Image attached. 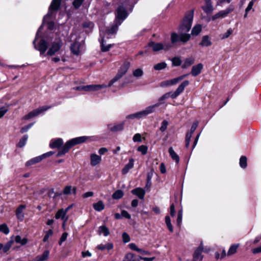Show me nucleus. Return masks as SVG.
Listing matches in <instances>:
<instances>
[{
    "label": "nucleus",
    "instance_id": "f257e3e1",
    "mask_svg": "<svg viewBox=\"0 0 261 261\" xmlns=\"http://www.w3.org/2000/svg\"><path fill=\"white\" fill-rule=\"evenodd\" d=\"M193 19V13L191 12L187 14L184 18L182 21L179 27V34L172 32L171 34V42L174 44L180 42L185 44L191 38V34L188 33L191 28Z\"/></svg>",
    "mask_w": 261,
    "mask_h": 261
},
{
    "label": "nucleus",
    "instance_id": "f03ea898",
    "mask_svg": "<svg viewBox=\"0 0 261 261\" xmlns=\"http://www.w3.org/2000/svg\"><path fill=\"white\" fill-rule=\"evenodd\" d=\"M189 82L187 80L184 81L182 82L177 87L176 90L174 92H168L164 94L159 99V102L160 103V106L163 103L162 101L171 97L172 98L174 99L179 96L184 91L185 88L188 86Z\"/></svg>",
    "mask_w": 261,
    "mask_h": 261
},
{
    "label": "nucleus",
    "instance_id": "7ed1b4c3",
    "mask_svg": "<svg viewBox=\"0 0 261 261\" xmlns=\"http://www.w3.org/2000/svg\"><path fill=\"white\" fill-rule=\"evenodd\" d=\"M130 67V63L128 62H124L120 67L117 74L112 79L109 83L108 87L111 86L113 84L117 82L118 80L121 78L127 71ZM107 85H99V90H100L105 87H107Z\"/></svg>",
    "mask_w": 261,
    "mask_h": 261
},
{
    "label": "nucleus",
    "instance_id": "20e7f679",
    "mask_svg": "<svg viewBox=\"0 0 261 261\" xmlns=\"http://www.w3.org/2000/svg\"><path fill=\"white\" fill-rule=\"evenodd\" d=\"M160 103H156L154 105L148 106L145 110L142 111L127 115L126 117V118L131 119L135 118H141L148 115V114L154 112L155 109L160 106Z\"/></svg>",
    "mask_w": 261,
    "mask_h": 261
},
{
    "label": "nucleus",
    "instance_id": "39448f33",
    "mask_svg": "<svg viewBox=\"0 0 261 261\" xmlns=\"http://www.w3.org/2000/svg\"><path fill=\"white\" fill-rule=\"evenodd\" d=\"M62 40L60 38H56L52 42L47 52L46 55L49 56H53L56 54L58 53L62 46H63Z\"/></svg>",
    "mask_w": 261,
    "mask_h": 261
},
{
    "label": "nucleus",
    "instance_id": "423d86ee",
    "mask_svg": "<svg viewBox=\"0 0 261 261\" xmlns=\"http://www.w3.org/2000/svg\"><path fill=\"white\" fill-rule=\"evenodd\" d=\"M121 24V21H114L113 24L108 27L104 32V36L107 38H112L117 34L118 29Z\"/></svg>",
    "mask_w": 261,
    "mask_h": 261
},
{
    "label": "nucleus",
    "instance_id": "0eeeda50",
    "mask_svg": "<svg viewBox=\"0 0 261 261\" xmlns=\"http://www.w3.org/2000/svg\"><path fill=\"white\" fill-rule=\"evenodd\" d=\"M148 46L151 47L154 51H159L163 49L167 50L172 47L171 44L169 43L162 44L161 43H155L153 41L149 42Z\"/></svg>",
    "mask_w": 261,
    "mask_h": 261
},
{
    "label": "nucleus",
    "instance_id": "6e6552de",
    "mask_svg": "<svg viewBox=\"0 0 261 261\" xmlns=\"http://www.w3.org/2000/svg\"><path fill=\"white\" fill-rule=\"evenodd\" d=\"M41 28H39V30ZM39 31V30H38ZM39 32V31H38ZM38 35V32H37L36 36V38L35 40L33 41V44L34 45L35 48L38 50L40 51V55H43L45 53L47 49V42L44 39H41L40 42L38 43L37 45H36L35 42L37 39V37Z\"/></svg>",
    "mask_w": 261,
    "mask_h": 261
},
{
    "label": "nucleus",
    "instance_id": "1a4fd4ad",
    "mask_svg": "<svg viewBox=\"0 0 261 261\" xmlns=\"http://www.w3.org/2000/svg\"><path fill=\"white\" fill-rule=\"evenodd\" d=\"M210 250V249H205L204 250L203 243L202 242H201L199 246L194 251V253L193 254V258L192 261H201L203 259V255H202V252L203 251H204L207 253Z\"/></svg>",
    "mask_w": 261,
    "mask_h": 261
},
{
    "label": "nucleus",
    "instance_id": "9d476101",
    "mask_svg": "<svg viewBox=\"0 0 261 261\" xmlns=\"http://www.w3.org/2000/svg\"><path fill=\"white\" fill-rule=\"evenodd\" d=\"M51 107V106H43L41 107H39L38 109H36L31 112H30L29 113H28L27 115L24 116L23 118L24 119H29L30 118H32L33 117H34L39 114H41L42 112H44L49 109H50Z\"/></svg>",
    "mask_w": 261,
    "mask_h": 261
},
{
    "label": "nucleus",
    "instance_id": "9b49d317",
    "mask_svg": "<svg viewBox=\"0 0 261 261\" xmlns=\"http://www.w3.org/2000/svg\"><path fill=\"white\" fill-rule=\"evenodd\" d=\"M234 6H229L227 9L224 10L219 11L217 14L212 16L213 20H216L218 18H223L226 17L228 14L230 13L234 10Z\"/></svg>",
    "mask_w": 261,
    "mask_h": 261
},
{
    "label": "nucleus",
    "instance_id": "f8f14e48",
    "mask_svg": "<svg viewBox=\"0 0 261 261\" xmlns=\"http://www.w3.org/2000/svg\"><path fill=\"white\" fill-rule=\"evenodd\" d=\"M84 45L79 42L75 41L71 44L70 49L71 52L76 55H80L83 51Z\"/></svg>",
    "mask_w": 261,
    "mask_h": 261
},
{
    "label": "nucleus",
    "instance_id": "ddd939ff",
    "mask_svg": "<svg viewBox=\"0 0 261 261\" xmlns=\"http://www.w3.org/2000/svg\"><path fill=\"white\" fill-rule=\"evenodd\" d=\"M127 13L122 6H119L117 10V15L115 21H122L126 18Z\"/></svg>",
    "mask_w": 261,
    "mask_h": 261
},
{
    "label": "nucleus",
    "instance_id": "4468645a",
    "mask_svg": "<svg viewBox=\"0 0 261 261\" xmlns=\"http://www.w3.org/2000/svg\"><path fill=\"white\" fill-rule=\"evenodd\" d=\"M74 146L71 140L67 141L65 144L63 146V147L58 151L57 156L59 157L64 155L66 152H67L72 147Z\"/></svg>",
    "mask_w": 261,
    "mask_h": 261
},
{
    "label": "nucleus",
    "instance_id": "2eb2a0df",
    "mask_svg": "<svg viewBox=\"0 0 261 261\" xmlns=\"http://www.w3.org/2000/svg\"><path fill=\"white\" fill-rule=\"evenodd\" d=\"M61 0H53L51 5L49 8L48 13L46 17H49L52 14L53 11H57L59 9L61 5Z\"/></svg>",
    "mask_w": 261,
    "mask_h": 261
},
{
    "label": "nucleus",
    "instance_id": "dca6fc26",
    "mask_svg": "<svg viewBox=\"0 0 261 261\" xmlns=\"http://www.w3.org/2000/svg\"><path fill=\"white\" fill-rule=\"evenodd\" d=\"M75 90L84 91H96L98 89L97 85L79 86L73 88Z\"/></svg>",
    "mask_w": 261,
    "mask_h": 261
},
{
    "label": "nucleus",
    "instance_id": "f3484780",
    "mask_svg": "<svg viewBox=\"0 0 261 261\" xmlns=\"http://www.w3.org/2000/svg\"><path fill=\"white\" fill-rule=\"evenodd\" d=\"M106 37L103 36L100 42V49L102 52H106L109 51L110 48L113 46L111 43H108L106 40Z\"/></svg>",
    "mask_w": 261,
    "mask_h": 261
},
{
    "label": "nucleus",
    "instance_id": "a211bd4d",
    "mask_svg": "<svg viewBox=\"0 0 261 261\" xmlns=\"http://www.w3.org/2000/svg\"><path fill=\"white\" fill-rule=\"evenodd\" d=\"M203 69V65L199 63L196 65H194L192 68L191 74L194 76H196L199 74Z\"/></svg>",
    "mask_w": 261,
    "mask_h": 261
},
{
    "label": "nucleus",
    "instance_id": "6ab92c4d",
    "mask_svg": "<svg viewBox=\"0 0 261 261\" xmlns=\"http://www.w3.org/2000/svg\"><path fill=\"white\" fill-rule=\"evenodd\" d=\"M25 208V205H20L18 208L16 209L15 214L16 215L17 218L20 220H22L24 218V214L23 213V211Z\"/></svg>",
    "mask_w": 261,
    "mask_h": 261
},
{
    "label": "nucleus",
    "instance_id": "aec40b11",
    "mask_svg": "<svg viewBox=\"0 0 261 261\" xmlns=\"http://www.w3.org/2000/svg\"><path fill=\"white\" fill-rule=\"evenodd\" d=\"M205 6L202 7V9L206 13H211L213 11L211 0H204Z\"/></svg>",
    "mask_w": 261,
    "mask_h": 261
},
{
    "label": "nucleus",
    "instance_id": "412c9836",
    "mask_svg": "<svg viewBox=\"0 0 261 261\" xmlns=\"http://www.w3.org/2000/svg\"><path fill=\"white\" fill-rule=\"evenodd\" d=\"M49 251L48 250H45L43 254L36 256L34 258V261H45L48 258Z\"/></svg>",
    "mask_w": 261,
    "mask_h": 261
},
{
    "label": "nucleus",
    "instance_id": "4be33fe9",
    "mask_svg": "<svg viewBox=\"0 0 261 261\" xmlns=\"http://www.w3.org/2000/svg\"><path fill=\"white\" fill-rule=\"evenodd\" d=\"M134 160L133 158H130L129 160L128 163L124 166L122 170V173L123 174H126L130 169L134 167Z\"/></svg>",
    "mask_w": 261,
    "mask_h": 261
},
{
    "label": "nucleus",
    "instance_id": "5701e85b",
    "mask_svg": "<svg viewBox=\"0 0 261 261\" xmlns=\"http://www.w3.org/2000/svg\"><path fill=\"white\" fill-rule=\"evenodd\" d=\"M132 193L133 194L137 195L141 199H143L144 198L145 193L143 189L139 188L133 189L132 191Z\"/></svg>",
    "mask_w": 261,
    "mask_h": 261
},
{
    "label": "nucleus",
    "instance_id": "b1692460",
    "mask_svg": "<svg viewBox=\"0 0 261 261\" xmlns=\"http://www.w3.org/2000/svg\"><path fill=\"white\" fill-rule=\"evenodd\" d=\"M212 42L208 36L205 35L203 36L199 45L201 46L207 47L212 45Z\"/></svg>",
    "mask_w": 261,
    "mask_h": 261
},
{
    "label": "nucleus",
    "instance_id": "393cba45",
    "mask_svg": "<svg viewBox=\"0 0 261 261\" xmlns=\"http://www.w3.org/2000/svg\"><path fill=\"white\" fill-rule=\"evenodd\" d=\"M13 243V240L8 241L5 245L2 243H0V250H2L4 253L7 252L11 247Z\"/></svg>",
    "mask_w": 261,
    "mask_h": 261
},
{
    "label": "nucleus",
    "instance_id": "a878e982",
    "mask_svg": "<svg viewBox=\"0 0 261 261\" xmlns=\"http://www.w3.org/2000/svg\"><path fill=\"white\" fill-rule=\"evenodd\" d=\"M63 144V140L61 138L52 141L49 144V146L51 148H58Z\"/></svg>",
    "mask_w": 261,
    "mask_h": 261
},
{
    "label": "nucleus",
    "instance_id": "bb28decb",
    "mask_svg": "<svg viewBox=\"0 0 261 261\" xmlns=\"http://www.w3.org/2000/svg\"><path fill=\"white\" fill-rule=\"evenodd\" d=\"M90 138L86 136H82L80 137L75 138L71 139L74 145L76 144H81L86 142L87 140L89 139Z\"/></svg>",
    "mask_w": 261,
    "mask_h": 261
},
{
    "label": "nucleus",
    "instance_id": "cd10ccee",
    "mask_svg": "<svg viewBox=\"0 0 261 261\" xmlns=\"http://www.w3.org/2000/svg\"><path fill=\"white\" fill-rule=\"evenodd\" d=\"M110 234V230L109 228L105 225L99 227V235H103L107 237Z\"/></svg>",
    "mask_w": 261,
    "mask_h": 261
},
{
    "label": "nucleus",
    "instance_id": "c85d7f7f",
    "mask_svg": "<svg viewBox=\"0 0 261 261\" xmlns=\"http://www.w3.org/2000/svg\"><path fill=\"white\" fill-rule=\"evenodd\" d=\"M113 248V244L111 243H108L106 244H101L99 245V250L101 251H108L111 250Z\"/></svg>",
    "mask_w": 261,
    "mask_h": 261
},
{
    "label": "nucleus",
    "instance_id": "c756f323",
    "mask_svg": "<svg viewBox=\"0 0 261 261\" xmlns=\"http://www.w3.org/2000/svg\"><path fill=\"white\" fill-rule=\"evenodd\" d=\"M169 153L172 160L175 161L176 164H178L179 161V157L174 151L172 147H170L169 148Z\"/></svg>",
    "mask_w": 261,
    "mask_h": 261
},
{
    "label": "nucleus",
    "instance_id": "7c9ffc66",
    "mask_svg": "<svg viewBox=\"0 0 261 261\" xmlns=\"http://www.w3.org/2000/svg\"><path fill=\"white\" fill-rule=\"evenodd\" d=\"M195 60L192 57L186 58L182 65V68H186L194 63Z\"/></svg>",
    "mask_w": 261,
    "mask_h": 261
},
{
    "label": "nucleus",
    "instance_id": "2f4dec72",
    "mask_svg": "<svg viewBox=\"0 0 261 261\" xmlns=\"http://www.w3.org/2000/svg\"><path fill=\"white\" fill-rule=\"evenodd\" d=\"M41 161H42V159L40 155V156L31 159L30 160L28 161V162H27L25 163V166L28 167V166L33 165V164L38 163L41 162Z\"/></svg>",
    "mask_w": 261,
    "mask_h": 261
},
{
    "label": "nucleus",
    "instance_id": "473e14b6",
    "mask_svg": "<svg viewBox=\"0 0 261 261\" xmlns=\"http://www.w3.org/2000/svg\"><path fill=\"white\" fill-rule=\"evenodd\" d=\"M239 245H240L239 244L232 245L228 250L227 255L230 256L236 253Z\"/></svg>",
    "mask_w": 261,
    "mask_h": 261
},
{
    "label": "nucleus",
    "instance_id": "72a5a7b5",
    "mask_svg": "<svg viewBox=\"0 0 261 261\" xmlns=\"http://www.w3.org/2000/svg\"><path fill=\"white\" fill-rule=\"evenodd\" d=\"M66 212H64V210L62 208L59 210L57 213H56L55 215V218L57 219H58L59 218H61L62 220H65V216H66Z\"/></svg>",
    "mask_w": 261,
    "mask_h": 261
},
{
    "label": "nucleus",
    "instance_id": "f704fd0d",
    "mask_svg": "<svg viewBox=\"0 0 261 261\" xmlns=\"http://www.w3.org/2000/svg\"><path fill=\"white\" fill-rule=\"evenodd\" d=\"M165 223L169 230L172 232L173 231V228L171 224V219L169 216H166L165 218Z\"/></svg>",
    "mask_w": 261,
    "mask_h": 261
},
{
    "label": "nucleus",
    "instance_id": "c9c22d12",
    "mask_svg": "<svg viewBox=\"0 0 261 261\" xmlns=\"http://www.w3.org/2000/svg\"><path fill=\"white\" fill-rule=\"evenodd\" d=\"M134 255L132 253H127L123 261H140L139 259L134 258Z\"/></svg>",
    "mask_w": 261,
    "mask_h": 261
},
{
    "label": "nucleus",
    "instance_id": "e433bc0d",
    "mask_svg": "<svg viewBox=\"0 0 261 261\" xmlns=\"http://www.w3.org/2000/svg\"><path fill=\"white\" fill-rule=\"evenodd\" d=\"M124 123L115 125L110 128V129L113 132H117L122 130L123 128Z\"/></svg>",
    "mask_w": 261,
    "mask_h": 261
},
{
    "label": "nucleus",
    "instance_id": "4c0bfd02",
    "mask_svg": "<svg viewBox=\"0 0 261 261\" xmlns=\"http://www.w3.org/2000/svg\"><path fill=\"white\" fill-rule=\"evenodd\" d=\"M15 240L16 243H19L22 245H25L28 242V239L27 238L22 239L20 236H16Z\"/></svg>",
    "mask_w": 261,
    "mask_h": 261
},
{
    "label": "nucleus",
    "instance_id": "58836bf2",
    "mask_svg": "<svg viewBox=\"0 0 261 261\" xmlns=\"http://www.w3.org/2000/svg\"><path fill=\"white\" fill-rule=\"evenodd\" d=\"M201 26L200 25H195L192 30L191 34L193 35H198L201 31Z\"/></svg>",
    "mask_w": 261,
    "mask_h": 261
},
{
    "label": "nucleus",
    "instance_id": "ea45409f",
    "mask_svg": "<svg viewBox=\"0 0 261 261\" xmlns=\"http://www.w3.org/2000/svg\"><path fill=\"white\" fill-rule=\"evenodd\" d=\"M167 64L165 62H161L155 64L154 66V69L156 70H160L165 68Z\"/></svg>",
    "mask_w": 261,
    "mask_h": 261
},
{
    "label": "nucleus",
    "instance_id": "a19ab883",
    "mask_svg": "<svg viewBox=\"0 0 261 261\" xmlns=\"http://www.w3.org/2000/svg\"><path fill=\"white\" fill-rule=\"evenodd\" d=\"M247 158L245 156H242L240 159V165L241 168H245L247 167Z\"/></svg>",
    "mask_w": 261,
    "mask_h": 261
},
{
    "label": "nucleus",
    "instance_id": "79ce46f5",
    "mask_svg": "<svg viewBox=\"0 0 261 261\" xmlns=\"http://www.w3.org/2000/svg\"><path fill=\"white\" fill-rule=\"evenodd\" d=\"M123 195V193L121 190H117L113 193L112 197L115 199H118L121 198Z\"/></svg>",
    "mask_w": 261,
    "mask_h": 261
},
{
    "label": "nucleus",
    "instance_id": "37998d69",
    "mask_svg": "<svg viewBox=\"0 0 261 261\" xmlns=\"http://www.w3.org/2000/svg\"><path fill=\"white\" fill-rule=\"evenodd\" d=\"M28 138V135H24L23 136V137L20 139L18 143V146L19 147H23L26 143V141Z\"/></svg>",
    "mask_w": 261,
    "mask_h": 261
},
{
    "label": "nucleus",
    "instance_id": "c03bdc74",
    "mask_svg": "<svg viewBox=\"0 0 261 261\" xmlns=\"http://www.w3.org/2000/svg\"><path fill=\"white\" fill-rule=\"evenodd\" d=\"M91 164L92 166H95L98 164V156L95 154H92L91 155Z\"/></svg>",
    "mask_w": 261,
    "mask_h": 261
},
{
    "label": "nucleus",
    "instance_id": "a18cd8bd",
    "mask_svg": "<svg viewBox=\"0 0 261 261\" xmlns=\"http://www.w3.org/2000/svg\"><path fill=\"white\" fill-rule=\"evenodd\" d=\"M182 219V210H180L178 212L177 218V220H176L177 224L179 226H180L181 224Z\"/></svg>",
    "mask_w": 261,
    "mask_h": 261
},
{
    "label": "nucleus",
    "instance_id": "49530a36",
    "mask_svg": "<svg viewBox=\"0 0 261 261\" xmlns=\"http://www.w3.org/2000/svg\"><path fill=\"white\" fill-rule=\"evenodd\" d=\"M192 135H193V133L189 132V133H187L186 135L185 142H186V148H188L189 146L191 138L192 137Z\"/></svg>",
    "mask_w": 261,
    "mask_h": 261
},
{
    "label": "nucleus",
    "instance_id": "de8ad7c7",
    "mask_svg": "<svg viewBox=\"0 0 261 261\" xmlns=\"http://www.w3.org/2000/svg\"><path fill=\"white\" fill-rule=\"evenodd\" d=\"M0 231L4 232L6 234H7L9 233L10 230L6 224H3L0 225Z\"/></svg>",
    "mask_w": 261,
    "mask_h": 261
},
{
    "label": "nucleus",
    "instance_id": "09e8293b",
    "mask_svg": "<svg viewBox=\"0 0 261 261\" xmlns=\"http://www.w3.org/2000/svg\"><path fill=\"white\" fill-rule=\"evenodd\" d=\"M232 30L231 29H229L227 32L221 35V39H225L226 38H228L231 34L232 33Z\"/></svg>",
    "mask_w": 261,
    "mask_h": 261
},
{
    "label": "nucleus",
    "instance_id": "8fccbe9b",
    "mask_svg": "<svg viewBox=\"0 0 261 261\" xmlns=\"http://www.w3.org/2000/svg\"><path fill=\"white\" fill-rule=\"evenodd\" d=\"M148 148L145 145H141L138 148V151L142 153V154L145 155L147 153Z\"/></svg>",
    "mask_w": 261,
    "mask_h": 261
},
{
    "label": "nucleus",
    "instance_id": "3c124183",
    "mask_svg": "<svg viewBox=\"0 0 261 261\" xmlns=\"http://www.w3.org/2000/svg\"><path fill=\"white\" fill-rule=\"evenodd\" d=\"M168 124V122L167 120H163L162 122L161 126L160 127V130L162 132H165L167 128Z\"/></svg>",
    "mask_w": 261,
    "mask_h": 261
},
{
    "label": "nucleus",
    "instance_id": "603ef678",
    "mask_svg": "<svg viewBox=\"0 0 261 261\" xmlns=\"http://www.w3.org/2000/svg\"><path fill=\"white\" fill-rule=\"evenodd\" d=\"M172 64L175 66H179L181 64V61L179 58L175 57L172 60Z\"/></svg>",
    "mask_w": 261,
    "mask_h": 261
},
{
    "label": "nucleus",
    "instance_id": "864d4df0",
    "mask_svg": "<svg viewBox=\"0 0 261 261\" xmlns=\"http://www.w3.org/2000/svg\"><path fill=\"white\" fill-rule=\"evenodd\" d=\"M53 233V231L51 229H49V230L47 231L46 232V234L43 239V242L47 241L49 237L51 236Z\"/></svg>",
    "mask_w": 261,
    "mask_h": 261
},
{
    "label": "nucleus",
    "instance_id": "5fc2aeb1",
    "mask_svg": "<svg viewBox=\"0 0 261 261\" xmlns=\"http://www.w3.org/2000/svg\"><path fill=\"white\" fill-rule=\"evenodd\" d=\"M169 81L170 85L173 86L177 84L178 83L180 82V79L178 78V77L172 79L170 80H168Z\"/></svg>",
    "mask_w": 261,
    "mask_h": 261
},
{
    "label": "nucleus",
    "instance_id": "6e6d98bb",
    "mask_svg": "<svg viewBox=\"0 0 261 261\" xmlns=\"http://www.w3.org/2000/svg\"><path fill=\"white\" fill-rule=\"evenodd\" d=\"M133 75L135 77H140L143 75V71L141 69H137L134 71Z\"/></svg>",
    "mask_w": 261,
    "mask_h": 261
},
{
    "label": "nucleus",
    "instance_id": "4d7b16f0",
    "mask_svg": "<svg viewBox=\"0 0 261 261\" xmlns=\"http://www.w3.org/2000/svg\"><path fill=\"white\" fill-rule=\"evenodd\" d=\"M33 125V123H30L21 128L20 130L21 133L23 134L27 132Z\"/></svg>",
    "mask_w": 261,
    "mask_h": 261
},
{
    "label": "nucleus",
    "instance_id": "13d9d810",
    "mask_svg": "<svg viewBox=\"0 0 261 261\" xmlns=\"http://www.w3.org/2000/svg\"><path fill=\"white\" fill-rule=\"evenodd\" d=\"M84 0H74L73 2V5L75 8H79L82 4L83 3Z\"/></svg>",
    "mask_w": 261,
    "mask_h": 261
},
{
    "label": "nucleus",
    "instance_id": "bf43d9fd",
    "mask_svg": "<svg viewBox=\"0 0 261 261\" xmlns=\"http://www.w3.org/2000/svg\"><path fill=\"white\" fill-rule=\"evenodd\" d=\"M83 27L84 28H89L91 30L93 28V24L91 22H86L83 23Z\"/></svg>",
    "mask_w": 261,
    "mask_h": 261
},
{
    "label": "nucleus",
    "instance_id": "052dcab7",
    "mask_svg": "<svg viewBox=\"0 0 261 261\" xmlns=\"http://www.w3.org/2000/svg\"><path fill=\"white\" fill-rule=\"evenodd\" d=\"M72 190V187L71 186H68L65 187L63 193L65 195H68L71 193Z\"/></svg>",
    "mask_w": 261,
    "mask_h": 261
},
{
    "label": "nucleus",
    "instance_id": "680f3d73",
    "mask_svg": "<svg viewBox=\"0 0 261 261\" xmlns=\"http://www.w3.org/2000/svg\"><path fill=\"white\" fill-rule=\"evenodd\" d=\"M254 3V0H252L249 3L247 8L245 9V11H246V12H249L252 9Z\"/></svg>",
    "mask_w": 261,
    "mask_h": 261
},
{
    "label": "nucleus",
    "instance_id": "e2e57ef3",
    "mask_svg": "<svg viewBox=\"0 0 261 261\" xmlns=\"http://www.w3.org/2000/svg\"><path fill=\"white\" fill-rule=\"evenodd\" d=\"M128 246L129 248L133 250L136 251L138 252L140 251V248H139L135 243H130Z\"/></svg>",
    "mask_w": 261,
    "mask_h": 261
},
{
    "label": "nucleus",
    "instance_id": "0e129e2a",
    "mask_svg": "<svg viewBox=\"0 0 261 261\" xmlns=\"http://www.w3.org/2000/svg\"><path fill=\"white\" fill-rule=\"evenodd\" d=\"M134 142H141V136L140 134H136L133 138Z\"/></svg>",
    "mask_w": 261,
    "mask_h": 261
},
{
    "label": "nucleus",
    "instance_id": "69168bd1",
    "mask_svg": "<svg viewBox=\"0 0 261 261\" xmlns=\"http://www.w3.org/2000/svg\"><path fill=\"white\" fill-rule=\"evenodd\" d=\"M68 233L67 232H64L62 234L61 237L60 238V241H59V245H61L62 244V243L64 242L67 237Z\"/></svg>",
    "mask_w": 261,
    "mask_h": 261
},
{
    "label": "nucleus",
    "instance_id": "338daca9",
    "mask_svg": "<svg viewBox=\"0 0 261 261\" xmlns=\"http://www.w3.org/2000/svg\"><path fill=\"white\" fill-rule=\"evenodd\" d=\"M121 216L122 217H124L128 219H130L131 218L130 215L125 210H122L121 211Z\"/></svg>",
    "mask_w": 261,
    "mask_h": 261
},
{
    "label": "nucleus",
    "instance_id": "774afa93",
    "mask_svg": "<svg viewBox=\"0 0 261 261\" xmlns=\"http://www.w3.org/2000/svg\"><path fill=\"white\" fill-rule=\"evenodd\" d=\"M122 238L124 243H127L130 241L129 237L126 232L123 233Z\"/></svg>",
    "mask_w": 261,
    "mask_h": 261
}]
</instances>
